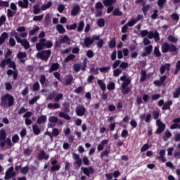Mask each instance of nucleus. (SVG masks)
Instances as JSON below:
<instances>
[{
  "mask_svg": "<svg viewBox=\"0 0 180 180\" xmlns=\"http://www.w3.org/2000/svg\"><path fill=\"white\" fill-rule=\"evenodd\" d=\"M45 37L46 33L44 32H41L38 36L39 39H41L39 42L36 44V49L38 51L43 50V49H51L53 47V42L44 39Z\"/></svg>",
  "mask_w": 180,
  "mask_h": 180,
  "instance_id": "f257e3e1",
  "label": "nucleus"
},
{
  "mask_svg": "<svg viewBox=\"0 0 180 180\" xmlns=\"http://www.w3.org/2000/svg\"><path fill=\"white\" fill-rule=\"evenodd\" d=\"M1 102L3 105H8V106H13L15 99L13 96L10 94H6L1 97Z\"/></svg>",
  "mask_w": 180,
  "mask_h": 180,
  "instance_id": "f03ea898",
  "label": "nucleus"
},
{
  "mask_svg": "<svg viewBox=\"0 0 180 180\" xmlns=\"http://www.w3.org/2000/svg\"><path fill=\"white\" fill-rule=\"evenodd\" d=\"M176 50V46L174 44H169L168 43H164L162 45V53H168V51H175Z\"/></svg>",
  "mask_w": 180,
  "mask_h": 180,
  "instance_id": "7ed1b4c3",
  "label": "nucleus"
},
{
  "mask_svg": "<svg viewBox=\"0 0 180 180\" xmlns=\"http://www.w3.org/2000/svg\"><path fill=\"white\" fill-rule=\"evenodd\" d=\"M50 56H51V51L50 50L42 51L37 54V58H41V60H49Z\"/></svg>",
  "mask_w": 180,
  "mask_h": 180,
  "instance_id": "20e7f679",
  "label": "nucleus"
},
{
  "mask_svg": "<svg viewBox=\"0 0 180 180\" xmlns=\"http://www.w3.org/2000/svg\"><path fill=\"white\" fill-rule=\"evenodd\" d=\"M14 168L13 167H11L6 172V175L4 177V179L8 180L11 179V178H13V176H16V173L13 170Z\"/></svg>",
  "mask_w": 180,
  "mask_h": 180,
  "instance_id": "39448f33",
  "label": "nucleus"
},
{
  "mask_svg": "<svg viewBox=\"0 0 180 180\" xmlns=\"http://www.w3.org/2000/svg\"><path fill=\"white\" fill-rule=\"evenodd\" d=\"M156 124L158 126V129L156 130V133L158 134H161V133L165 130V124L161 122V120H158L156 121Z\"/></svg>",
  "mask_w": 180,
  "mask_h": 180,
  "instance_id": "423d86ee",
  "label": "nucleus"
},
{
  "mask_svg": "<svg viewBox=\"0 0 180 180\" xmlns=\"http://www.w3.org/2000/svg\"><path fill=\"white\" fill-rule=\"evenodd\" d=\"M140 36L141 37L146 38V37H148V39H153V31L148 32V30H142L140 32Z\"/></svg>",
  "mask_w": 180,
  "mask_h": 180,
  "instance_id": "0eeeda50",
  "label": "nucleus"
},
{
  "mask_svg": "<svg viewBox=\"0 0 180 180\" xmlns=\"http://www.w3.org/2000/svg\"><path fill=\"white\" fill-rule=\"evenodd\" d=\"M151 115L150 113H148V114H141L140 116H139V118L142 121H145L146 123H150V122H151Z\"/></svg>",
  "mask_w": 180,
  "mask_h": 180,
  "instance_id": "6e6552de",
  "label": "nucleus"
},
{
  "mask_svg": "<svg viewBox=\"0 0 180 180\" xmlns=\"http://www.w3.org/2000/svg\"><path fill=\"white\" fill-rule=\"evenodd\" d=\"M156 159L161 161V162H166L167 159L165 158V150H160L159 151V155L156 157Z\"/></svg>",
  "mask_w": 180,
  "mask_h": 180,
  "instance_id": "1a4fd4ad",
  "label": "nucleus"
},
{
  "mask_svg": "<svg viewBox=\"0 0 180 180\" xmlns=\"http://www.w3.org/2000/svg\"><path fill=\"white\" fill-rule=\"evenodd\" d=\"M85 112H86V110L83 105H79L76 108V113L77 116H84V115H85Z\"/></svg>",
  "mask_w": 180,
  "mask_h": 180,
  "instance_id": "9d476101",
  "label": "nucleus"
},
{
  "mask_svg": "<svg viewBox=\"0 0 180 180\" xmlns=\"http://www.w3.org/2000/svg\"><path fill=\"white\" fill-rule=\"evenodd\" d=\"M18 6L22 8L23 9H27L29 8V0H20L18 2Z\"/></svg>",
  "mask_w": 180,
  "mask_h": 180,
  "instance_id": "9b49d317",
  "label": "nucleus"
},
{
  "mask_svg": "<svg viewBox=\"0 0 180 180\" xmlns=\"http://www.w3.org/2000/svg\"><path fill=\"white\" fill-rule=\"evenodd\" d=\"M82 171H83V174L86 175V176H89L91 174H94V168L92 167H82Z\"/></svg>",
  "mask_w": 180,
  "mask_h": 180,
  "instance_id": "f8f14e48",
  "label": "nucleus"
},
{
  "mask_svg": "<svg viewBox=\"0 0 180 180\" xmlns=\"http://www.w3.org/2000/svg\"><path fill=\"white\" fill-rule=\"evenodd\" d=\"M143 19V15H138L137 17L134 19H132L129 21V25L130 26H134L137 22H139V20H141Z\"/></svg>",
  "mask_w": 180,
  "mask_h": 180,
  "instance_id": "ddd939ff",
  "label": "nucleus"
},
{
  "mask_svg": "<svg viewBox=\"0 0 180 180\" xmlns=\"http://www.w3.org/2000/svg\"><path fill=\"white\" fill-rule=\"evenodd\" d=\"M79 11H81V7H79V5L75 6L71 11V15L77 16V15L79 13Z\"/></svg>",
  "mask_w": 180,
  "mask_h": 180,
  "instance_id": "4468645a",
  "label": "nucleus"
},
{
  "mask_svg": "<svg viewBox=\"0 0 180 180\" xmlns=\"http://www.w3.org/2000/svg\"><path fill=\"white\" fill-rule=\"evenodd\" d=\"M91 44H94V39L90 37H86L84 41L83 47H89Z\"/></svg>",
  "mask_w": 180,
  "mask_h": 180,
  "instance_id": "2eb2a0df",
  "label": "nucleus"
},
{
  "mask_svg": "<svg viewBox=\"0 0 180 180\" xmlns=\"http://www.w3.org/2000/svg\"><path fill=\"white\" fill-rule=\"evenodd\" d=\"M73 158L75 160V164H77L78 167H81L82 165V160L79 158V155L73 153Z\"/></svg>",
  "mask_w": 180,
  "mask_h": 180,
  "instance_id": "dca6fc26",
  "label": "nucleus"
},
{
  "mask_svg": "<svg viewBox=\"0 0 180 180\" xmlns=\"http://www.w3.org/2000/svg\"><path fill=\"white\" fill-rule=\"evenodd\" d=\"M17 43H20L22 46L25 47V50H27L29 47H30V44H29V41L26 39H22L21 38L20 39V41H18Z\"/></svg>",
  "mask_w": 180,
  "mask_h": 180,
  "instance_id": "f3484780",
  "label": "nucleus"
},
{
  "mask_svg": "<svg viewBox=\"0 0 180 180\" xmlns=\"http://www.w3.org/2000/svg\"><path fill=\"white\" fill-rule=\"evenodd\" d=\"M58 122V118L56 116H51L49 117V122L51 124V127H54L56 126V123Z\"/></svg>",
  "mask_w": 180,
  "mask_h": 180,
  "instance_id": "a211bd4d",
  "label": "nucleus"
},
{
  "mask_svg": "<svg viewBox=\"0 0 180 180\" xmlns=\"http://www.w3.org/2000/svg\"><path fill=\"white\" fill-rule=\"evenodd\" d=\"M8 37H9V35H8L7 32H3L1 34V35L0 36V46H1V44H4V43H5V40H6Z\"/></svg>",
  "mask_w": 180,
  "mask_h": 180,
  "instance_id": "6ab92c4d",
  "label": "nucleus"
},
{
  "mask_svg": "<svg viewBox=\"0 0 180 180\" xmlns=\"http://www.w3.org/2000/svg\"><path fill=\"white\" fill-rule=\"evenodd\" d=\"M169 67H171V65L169 63H166L165 65H162L160 68V73L164 74L166 70L169 71Z\"/></svg>",
  "mask_w": 180,
  "mask_h": 180,
  "instance_id": "aec40b11",
  "label": "nucleus"
},
{
  "mask_svg": "<svg viewBox=\"0 0 180 180\" xmlns=\"http://www.w3.org/2000/svg\"><path fill=\"white\" fill-rule=\"evenodd\" d=\"M9 63H11V58H6V59L2 60L0 63L1 68H3V70H5V66L8 65Z\"/></svg>",
  "mask_w": 180,
  "mask_h": 180,
  "instance_id": "412c9836",
  "label": "nucleus"
},
{
  "mask_svg": "<svg viewBox=\"0 0 180 180\" xmlns=\"http://www.w3.org/2000/svg\"><path fill=\"white\" fill-rule=\"evenodd\" d=\"M39 160H49V155L44 151H41L39 154Z\"/></svg>",
  "mask_w": 180,
  "mask_h": 180,
  "instance_id": "4be33fe9",
  "label": "nucleus"
},
{
  "mask_svg": "<svg viewBox=\"0 0 180 180\" xmlns=\"http://www.w3.org/2000/svg\"><path fill=\"white\" fill-rule=\"evenodd\" d=\"M46 120L47 117L46 115H41L37 119V122L38 123V124H41L43 123H46Z\"/></svg>",
  "mask_w": 180,
  "mask_h": 180,
  "instance_id": "5701e85b",
  "label": "nucleus"
},
{
  "mask_svg": "<svg viewBox=\"0 0 180 180\" xmlns=\"http://www.w3.org/2000/svg\"><path fill=\"white\" fill-rule=\"evenodd\" d=\"M71 39L67 35H64L60 38V43H67V44H70Z\"/></svg>",
  "mask_w": 180,
  "mask_h": 180,
  "instance_id": "b1692460",
  "label": "nucleus"
},
{
  "mask_svg": "<svg viewBox=\"0 0 180 180\" xmlns=\"http://www.w3.org/2000/svg\"><path fill=\"white\" fill-rule=\"evenodd\" d=\"M56 30H58V33L63 34L65 33V28L63 26V25L58 24L56 25Z\"/></svg>",
  "mask_w": 180,
  "mask_h": 180,
  "instance_id": "393cba45",
  "label": "nucleus"
},
{
  "mask_svg": "<svg viewBox=\"0 0 180 180\" xmlns=\"http://www.w3.org/2000/svg\"><path fill=\"white\" fill-rule=\"evenodd\" d=\"M98 85H99L101 89L103 91H106V84H105V82L101 79H98L97 82Z\"/></svg>",
  "mask_w": 180,
  "mask_h": 180,
  "instance_id": "a878e982",
  "label": "nucleus"
},
{
  "mask_svg": "<svg viewBox=\"0 0 180 180\" xmlns=\"http://www.w3.org/2000/svg\"><path fill=\"white\" fill-rule=\"evenodd\" d=\"M60 105L57 103H49L48 104V109H60Z\"/></svg>",
  "mask_w": 180,
  "mask_h": 180,
  "instance_id": "bb28decb",
  "label": "nucleus"
},
{
  "mask_svg": "<svg viewBox=\"0 0 180 180\" xmlns=\"http://www.w3.org/2000/svg\"><path fill=\"white\" fill-rule=\"evenodd\" d=\"M115 2H116V0H104L103 4L105 6H112Z\"/></svg>",
  "mask_w": 180,
  "mask_h": 180,
  "instance_id": "cd10ccee",
  "label": "nucleus"
},
{
  "mask_svg": "<svg viewBox=\"0 0 180 180\" xmlns=\"http://www.w3.org/2000/svg\"><path fill=\"white\" fill-rule=\"evenodd\" d=\"M52 5L51 1H49L46 4H43L41 7V11H47L49 8H51Z\"/></svg>",
  "mask_w": 180,
  "mask_h": 180,
  "instance_id": "c85d7f7f",
  "label": "nucleus"
},
{
  "mask_svg": "<svg viewBox=\"0 0 180 180\" xmlns=\"http://www.w3.org/2000/svg\"><path fill=\"white\" fill-rule=\"evenodd\" d=\"M59 116L60 117H63V119H65V120H71V117H70V115H68L65 112H59Z\"/></svg>",
  "mask_w": 180,
  "mask_h": 180,
  "instance_id": "c756f323",
  "label": "nucleus"
},
{
  "mask_svg": "<svg viewBox=\"0 0 180 180\" xmlns=\"http://www.w3.org/2000/svg\"><path fill=\"white\" fill-rule=\"evenodd\" d=\"M171 105H172V101H167V103H165L163 105L162 110H168V109H169Z\"/></svg>",
  "mask_w": 180,
  "mask_h": 180,
  "instance_id": "7c9ffc66",
  "label": "nucleus"
},
{
  "mask_svg": "<svg viewBox=\"0 0 180 180\" xmlns=\"http://www.w3.org/2000/svg\"><path fill=\"white\" fill-rule=\"evenodd\" d=\"M147 79V72L146 70H141V77L140 79V82H143Z\"/></svg>",
  "mask_w": 180,
  "mask_h": 180,
  "instance_id": "2f4dec72",
  "label": "nucleus"
},
{
  "mask_svg": "<svg viewBox=\"0 0 180 180\" xmlns=\"http://www.w3.org/2000/svg\"><path fill=\"white\" fill-rule=\"evenodd\" d=\"M85 26V23L84 22V21H80L79 22V25H78V27H77V32H82L84 30V27Z\"/></svg>",
  "mask_w": 180,
  "mask_h": 180,
  "instance_id": "473e14b6",
  "label": "nucleus"
},
{
  "mask_svg": "<svg viewBox=\"0 0 180 180\" xmlns=\"http://www.w3.org/2000/svg\"><path fill=\"white\" fill-rule=\"evenodd\" d=\"M6 139V132L4 129L0 130V141Z\"/></svg>",
  "mask_w": 180,
  "mask_h": 180,
  "instance_id": "72a5a7b5",
  "label": "nucleus"
},
{
  "mask_svg": "<svg viewBox=\"0 0 180 180\" xmlns=\"http://www.w3.org/2000/svg\"><path fill=\"white\" fill-rule=\"evenodd\" d=\"M112 15L114 16H122L123 15V13L119 10V8H115L113 12Z\"/></svg>",
  "mask_w": 180,
  "mask_h": 180,
  "instance_id": "f704fd0d",
  "label": "nucleus"
},
{
  "mask_svg": "<svg viewBox=\"0 0 180 180\" xmlns=\"http://www.w3.org/2000/svg\"><path fill=\"white\" fill-rule=\"evenodd\" d=\"M32 130H33L34 134H36V135L40 134V129L37 124L33 125Z\"/></svg>",
  "mask_w": 180,
  "mask_h": 180,
  "instance_id": "c9c22d12",
  "label": "nucleus"
},
{
  "mask_svg": "<svg viewBox=\"0 0 180 180\" xmlns=\"http://www.w3.org/2000/svg\"><path fill=\"white\" fill-rule=\"evenodd\" d=\"M171 136H172V134H171V132H169V131H166L165 133V135L163 136V140L165 141H167V140H168V139H169V137H171Z\"/></svg>",
  "mask_w": 180,
  "mask_h": 180,
  "instance_id": "e433bc0d",
  "label": "nucleus"
},
{
  "mask_svg": "<svg viewBox=\"0 0 180 180\" xmlns=\"http://www.w3.org/2000/svg\"><path fill=\"white\" fill-rule=\"evenodd\" d=\"M109 47L110 49H114L116 47V39L112 38L109 42Z\"/></svg>",
  "mask_w": 180,
  "mask_h": 180,
  "instance_id": "4c0bfd02",
  "label": "nucleus"
},
{
  "mask_svg": "<svg viewBox=\"0 0 180 180\" xmlns=\"http://www.w3.org/2000/svg\"><path fill=\"white\" fill-rule=\"evenodd\" d=\"M15 13H16V11H14L13 10H11V9L7 10L8 18H13Z\"/></svg>",
  "mask_w": 180,
  "mask_h": 180,
  "instance_id": "58836bf2",
  "label": "nucleus"
},
{
  "mask_svg": "<svg viewBox=\"0 0 180 180\" xmlns=\"http://www.w3.org/2000/svg\"><path fill=\"white\" fill-rule=\"evenodd\" d=\"M167 4V0H158V5L160 9H162L164 8V5Z\"/></svg>",
  "mask_w": 180,
  "mask_h": 180,
  "instance_id": "ea45409f",
  "label": "nucleus"
},
{
  "mask_svg": "<svg viewBox=\"0 0 180 180\" xmlns=\"http://www.w3.org/2000/svg\"><path fill=\"white\" fill-rule=\"evenodd\" d=\"M58 67H59L58 63L52 64L49 72H53V71H56V70H58Z\"/></svg>",
  "mask_w": 180,
  "mask_h": 180,
  "instance_id": "a19ab883",
  "label": "nucleus"
},
{
  "mask_svg": "<svg viewBox=\"0 0 180 180\" xmlns=\"http://www.w3.org/2000/svg\"><path fill=\"white\" fill-rule=\"evenodd\" d=\"M39 99H40V96H36L29 101V103L30 105H34V103L37 102V101H39Z\"/></svg>",
  "mask_w": 180,
  "mask_h": 180,
  "instance_id": "79ce46f5",
  "label": "nucleus"
},
{
  "mask_svg": "<svg viewBox=\"0 0 180 180\" xmlns=\"http://www.w3.org/2000/svg\"><path fill=\"white\" fill-rule=\"evenodd\" d=\"M87 64H88V58H84V60H83V65L81 67V70H82V71H85L86 70Z\"/></svg>",
  "mask_w": 180,
  "mask_h": 180,
  "instance_id": "37998d69",
  "label": "nucleus"
},
{
  "mask_svg": "<svg viewBox=\"0 0 180 180\" xmlns=\"http://www.w3.org/2000/svg\"><path fill=\"white\" fill-rule=\"evenodd\" d=\"M97 24H98V26H99V27H103V26H105V19L103 18L98 19L97 21Z\"/></svg>",
  "mask_w": 180,
  "mask_h": 180,
  "instance_id": "c03bdc74",
  "label": "nucleus"
},
{
  "mask_svg": "<svg viewBox=\"0 0 180 180\" xmlns=\"http://www.w3.org/2000/svg\"><path fill=\"white\" fill-rule=\"evenodd\" d=\"M11 36H13V37H15V39L17 40V43L18 41H20V38L19 37L18 32H16L15 31L11 32Z\"/></svg>",
  "mask_w": 180,
  "mask_h": 180,
  "instance_id": "a18cd8bd",
  "label": "nucleus"
},
{
  "mask_svg": "<svg viewBox=\"0 0 180 180\" xmlns=\"http://www.w3.org/2000/svg\"><path fill=\"white\" fill-rule=\"evenodd\" d=\"M43 18H44V15H37L33 18V20L34 22H40L41 20H43Z\"/></svg>",
  "mask_w": 180,
  "mask_h": 180,
  "instance_id": "49530a36",
  "label": "nucleus"
},
{
  "mask_svg": "<svg viewBox=\"0 0 180 180\" xmlns=\"http://www.w3.org/2000/svg\"><path fill=\"white\" fill-rule=\"evenodd\" d=\"M40 7H39V6L35 5L34 6V11H33V13L34 15H39V13H40Z\"/></svg>",
  "mask_w": 180,
  "mask_h": 180,
  "instance_id": "de8ad7c7",
  "label": "nucleus"
},
{
  "mask_svg": "<svg viewBox=\"0 0 180 180\" xmlns=\"http://www.w3.org/2000/svg\"><path fill=\"white\" fill-rule=\"evenodd\" d=\"M75 55L74 54H70L67 56V58L65 59V63H68V61H71V60L75 59Z\"/></svg>",
  "mask_w": 180,
  "mask_h": 180,
  "instance_id": "09e8293b",
  "label": "nucleus"
},
{
  "mask_svg": "<svg viewBox=\"0 0 180 180\" xmlns=\"http://www.w3.org/2000/svg\"><path fill=\"white\" fill-rule=\"evenodd\" d=\"M152 115H153V119H155V120H157V119H158V117H160V111L154 110L152 112Z\"/></svg>",
  "mask_w": 180,
  "mask_h": 180,
  "instance_id": "8fccbe9b",
  "label": "nucleus"
},
{
  "mask_svg": "<svg viewBox=\"0 0 180 180\" xmlns=\"http://www.w3.org/2000/svg\"><path fill=\"white\" fill-rule=\"evenodd\" d=\"M110 154V150L106 149L104 151H103L101 154V158H103V157H108Z\"/></svg>",
  "mask_w": 180,
  "mask_h": 180,
  "instance_id": "3c124183",
  "label": "nucleus"
},
{
  "mask_svg": "<svg viewBox=\"0 0 180 180\" xmlns=\"http://www.w3.org/2000/svg\"><path fill=\"white\" fill-rule=\"evenodd\" d=\"M171 18L172 19V20H174V22H178L179 20V15L176 13H173L171 15Z\"/></svg>",
  "mask_w": 180,
  "mask_h": 180,
  "instance_id": "603ef678",
  "label": "nucleus"
},
{
  "mask_svg": "<svg viewBox=\"0 0 180 180\" xmlns=\"http://www.w3.org/2000/svg\"><path fill=\"white\" fill-rule=\"evenodd\" d=\"M66 29L68 30H75V29H77V23H74L70 25H66Z\"/></svg>",
  "mask_w": 180,
  "mask_h": 180,
  "instance_id": "864d4df0",
  "label": "nucleus"
},
{
  "mask_svg": "<svg viewBox=\"0 0 180 180\" xmlns=\"http://www.w3.org/2000/svg\"><path fill=\"white\" fill-rule=\"evenodd\" d=\"M17 57H18V58L23 59V58H26L27 55H26V53H25V52H19L17 54Z\"/></svg>",
  "mask_w": 180,
  "mask_h": 180,
  "instance_id": "5fc2aeb1",
  "label": "nucleus"
},
{
  "mask_svg": "<svg viewBox=\"0 0 180 180\" xmlns=\"http://www.w3.org/2000/svg\"><path fill=\"white\" fill-rule=\"evenodd\" d=\"M39 27H36L35 28L30 31L29 34L30 36H34V34L37 33V32H39Z\"/></svg>",
  "mask_w": 180,
  "mask_h": 180,
  "instance_id": "6e6d98bb",
  "label": "nucleus"
},
{
  "mask_svg": "<svg viewBox=\"0 0 180 180\" xmlns=\"http://www.w3.org/2000/svg\"><path fill=\"white\" fill-rule=\"evenodd\" d=\"M131 26H133V25H130V24H129V22H128L125 25H124V26L122 27V33H126V32H127L128 27H131Z\"/></svg>",
  "mask_w": 180,
  "mask_h": 180,
  "instance_id": "4d7b16f0",
  "label": "nucleus"
},
{
  "mask_svg": "<svg viewBox=\"0 0 180 180\" xmlns=\"http://www.w3.org/2000/svg\"><path fill=\"white\" fill-rule=\"evenodd\" d=\"M130 85V79H127L122 84V88L127 87Z\"/></svg>",
  "mask_w": 180,
  "mask_h": 180,
  "instance_id": "13d9d810",
  "label": "nucleus"
},
{
  "mask_svg": "<svg viewBox=\"0 0 180 180\" xmlns=\"http://www.w3.org/2000/svg\"><path fill=\"white\" fill-rule=\"evenodd\" d=\"M153 39H155V41H158L160 40V34L158 32H153Z\"/></svg>",
  "mask_w": 180,
  "mask_h": 180,
  "instance_id": "bf43d9fd",
  "label": "nucleus"
},
{
  "mask_svg": "<svg viewBox=\"0 0 180 180\" xmlns=\"http://www.w3.org/2000/svg\"><path fill=\"white\" fill-rule=\"evenodd\" d=\"M179 70H180V60H179L176 63V69H175V71H174L175 75H176V74H178V72H179Z\"/></svg>",
  "mask_w": 180,
  "mask_h": 180,
  "instance_id": "052dcab7",
  "label": "nucleus"
},
{
  "mask_svg": "<svg viewBox=\"0 0 180 180\" xmlns=\"http://www.w3.org/2000/svg\"><path fill=\"white\" fill-rule=\"evenodd\" d=\"M107 89H108V91H113L115 89V83L110 82L108 84L107 86Z\"/></svg>",
  "mask_w": 180,
  "mask_h": 180,
  "instance_id": "680f3d73",
  "label": "nucleus"
},
{
  "mask_svg": "<svg viewBox=\"0 0 180 180\" xmlns=\"http://www.w3.org/2000/svg\"><path fill=\"white\" fill-rule=\"evenodd\" d=\"M150 9V5H143L142 8V11L143 12L144 15H146L147 11Z\"/></svg>",
  "mask_w": 180,
  "mask_h": 180,
  "instance_id": "e2e57ef3",
  "label": "nucleus"
},
{
  "mask_svg": "<svg viewBox=\"0 0 180 180\" xmlns=\"http://www.w3.org/2000/svg\"><path fill=\"white\" fill-rule=\"evenodd\" d=\"M32 89H33V91H39V89H40V84H39V82H35L33 84Z\"/></svg>",
  "mask_w": 180,
  "mask_h": 180,
  "instance_id": "0e129e2a",
  "label": "nucleus"
},
{
  "mask_svg": "<svg viewBox=\"0 0 180 180\" xmlns=\"http://www.w3.org/2000/svg\"><path fill=\"white\" fill-rule=\"evenodd\" d=\"M180 95V87L176 89V90L173 93L174 98H178Z\"/></svg>",
  "mask_w": 180,
  "mask_h": 180,
  "instance_id": "69168bd1",
  "label": "nucleus"
},
{
  "mask_svg": "<svg viewBox=\"0 0 180 180\" xmlns=\"http://www.w3.org/2000/svg\"><path fill=\"white\" fill-rule=\"evenodd\" d=\"M52 134H53V136H54L56 137V136H58V134H60V131L58 130V129L54 128L52 130Z\"/></svg>",
  "mask_w": 180,
  "mask_h": 180,
  "instance_id": "338daca9",
  "label": "nucleus"
},
{
  "mask_svg": "<svg viewBox=\"0 0 180 180\" xmlns=\"http://www.w3.org/2000/svg\"><path fill=\"white\" fill-rule=\"evenodd\" d=\"M170 129H172V130H174V129H180V124L174 123L171 125Z\"/></svg>",
  "mask_w": 180,
  "mask_h": 180,
  "instance_id": "774afa93",
  "label": "nucleus"
}]
</instances>
